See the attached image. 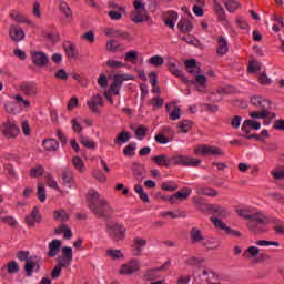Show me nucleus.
I'll return each instance as SVG.
<instances>
[{
    "label": "nucleus",
    "mask_w": 284,
    "mask_h": 284,
    "mask_svg": "<svg viewBox=\"0 0 284 284\" xmlns=\"http://www.w3.org/2000/svg\"><path fill=\"white\" fill-rule=\"evenodd\" d=\"M87 203L95 219H104L105 222L112 219L114 207L108 200H105V197H101V194L94 189L89 190L87 194Z\"/></svg>",
    "instance_id": "f257e3e1"
},
{
    "label": "nucleus",
    "mask_w": 284,
    "mask_h": 284,
    "mask_svg": "<svg viewBox=\"0 0 284 284\" xmlns=\"http://www.w3.org/2000/svg\"><path fill=\"white\" fill-rule=\"evenodd\" d=\"M151 160L159 168H170L172 165H190L191 168H199V165H201V160L187 155L168 156L165 154H160L152 156Z\"/></svg>",
    "instance_id": "f03ea898"
},
{
    "label": "nucleus",
    "mask_w": 284,
    "mask_h": 284,
    "mask_svg": "<svg viewBox=\"0 0 284 284\" xmlns=\"http://www.w3.org/2000/svg\"><path fill=\"white\" fill-rule=\"evenodd\" d=\"M251 103L254 108L258 111H252L250 116L252 119H267L272 116V101L261 97V95H253L251 98Z\"/></svg>",
    "instance_id": "7ed1b4c3"
},
{
    "label": "nucleus",
    "mask_w": 284,
    "mask_h": 284,
    "mask_svg": "<svg viewBox=\"0 0 284 284\" xmlns=\"http://www.w3.org/2000/svg\"><path fill=\"white\" fill-rule=\"evenodd\" d=\"M74 256L72 254V247L64 246L62 247V255L57 257V265L51 272V278H59L61 276V271L65 267H70L72 265Z\"/></svg>",
    "instance_id": "20e7f679"
},
{
    "label": "nucleus",
    "mask_w": 284,
    "mask_h": 284,
    "mask_svg": "<svg viewBox=\"0 0 284 284\" xmlns=\"http://www.w3.org/2000/svg\"><path fill=\"white\" fill-rule=\"evenodd\" d=\"M106 232L114 241L115 243H119V241H123L125 239V226L123 224H120L119 222H106Z\"/></svg>",
    "instance_id": "39448f33"
},
{
    "label": "nucleus",
    "mask_w": 284,
    "mask_h": 284,
    "mask_svg": "<svg viewBox=\"0 0 284 284\" xmlns=\"http://www.w3.org/2000/svg\"><path fill=\"white\" fill-rule=\"evenodd\" d=\"M123 81H134V75L123 73L113 77V82L110 85V91L112 92V94H115V97H119L120 90L123 85Z\"/></svg>",
    "instance_id": "423d86ee"
},
{
    "label": "nucleus",
    "mask_w": 284,
    "mask_h": 284,
    "mask_svg": "<svg viewBox=\"0 0 284 284\" xmlns=\"http://www.w3.org/2000/svg\"><path fill=\"white\" fill-rule=\"evenodd\" d=\"M195 154H201V156H223V150L219 146H213V145H207V144H202L199 145L194 150Z\"/></svg>",
    "instance_id": "0eeeda50"
},
{
    "label": "nucleus",
    "mask_w": 284,
    "mask_h": 284,
    "mask_svg": "<svg viewBox=\"0 0 284 284\" xmlns=\"http://www.w3.org/2000/svg\"><path fill=\"white\" fill-rule=\"evenodd\" d=\"M0 130L7 139H17L20 132L19 126L10 120H7V122L0 126Z\"/></svg>",
    "instance_id": "6e6552de"
},
{
    "label": "nucleus",
    "mask_w": 284,
    "mask_h": 284,
    "mask_svg": "<svg viewBox=\"0 0 284 284\" xmlns=\"http://www.w3.org/2000/svg\"><path fill=\"white\" fill-rule=\"evenodd\" d=\"M31 60L37 68H45V65L50 63V58H48V54L43 51H32Z\"/></svg>",
    "instance_id": "1a4fd4ad"
},
{
    "label": "nucleus",
    "mask_w": 284,
    "mask_h": 284,
    "mask_svg": "<svg viewBox=\"0 0 284 284\" xmlns=\"http://www.w3.org/2000/svg\"><path fill=\"white\" fill-rule=\"evenodd\" d=\"M141 270V263L138 260H131L129 263L122 265L120 274L130 276Z\"/></svg>",
    "instance_id": "9d476101"
},
{
    "label": "nucleus",
    "mask_w": 284,
    "mask_h": 284,
    "mask_svg": "<svg viewBox=\"0 0 284 284\" xmlns=\"http://www.w3.org/2000/svg\"><path fill=\"white\" fill-rule=\"evenodd\" d=\"M87 105L90 112H93V114H101V111L99 110V108H103L104 105L103 97L99 94L92 95L90 101L87 102Z\"/></svg>",
    "instance_id": "9b49d317"
},
{
    "label": "nucleus",
    "mask_w": 284,
    "mask_h": 284,
    "mask_svg": "<svg viewBox=\"0 0 284 284\" xmlns=\"http://www.w3.org/2000/svg\"><path fill=\"white\" fill-rule=\"evenodd\" d=\"M168 67L171 74H173L174 77H179L184 83L187 82V78L183 77V72L181 71V69H179L181 68V62L176 60H169Z\"/></svg>",
    "instance_id": "f8f14e48"
},
{
    "label": "nucleus",
    "mask_w": 284,
    "mask_h": 284,
    "mask_svg": "<svg viewBox=\"0 0 284 284\" xmlns=\"http://www.w3.org/2000/svg\"><path fill=\"white\" fill-rule=\"evenodd\" d=\"M41 213H39V207H33L31 213L26 216L24 221L29 227H34L37 223H41Z\"/></svg>",
    "instance_id": "ddd939ff"
},
{
    "label": "nucleus",
    "mask_w": 284,
    "mask_h": 284,
    "mask_svg": "<svg viewBox=\"0 0 284 284\" xmlns=\"http://www.w3.org/2000/svg\"><path fill=\"white\" fill-rule=\"evenodd\" d=\"M148 245V241L143 237L133 239L132 254L133 256H141L143 254V247Z\"/></svg>",
    "instance_id": "4468645a"
},
{
    "label": "nucleus",
    "mask_w": 284,
    "mask_h": 284,
    "mask_svg": "<svg viewBox=\"0 0 284 284\" xmlns=\"http://www.w3.org/2000/svg\"><path fill=\"white\" fill-rule=\"evenodd\" d=\"M9 37L12 41L19 42L23 41L26 39V32H23V29L18 26H11L9 28Z\"/></svg>",
    "instance_id": "2eb2a0df"
},
{
    "label": "nucleus",
    "mask_w": 284,
    "mask_h": 284,
    "mask_svg": "<svg viewBox=\"0 0 284 284\" xmlns=\"http://www.w3.org/2000/svg\"><path fill=\"white\" fill-rule=\"evenodd\" d=\"M20 91L26 97H37L39 94V89L37 88V84L24 82L20 85Z\"/></svg>",
    "instance_id": "dca6fc26"
},
{
    "label": "nucleus",
    "mask_w": 284,
    "mask_h": 284,
    "mask_svg": "<svg viewBox=\"0 0 284 284\" xmlns=\"http://www.w3.org/2000/svg\"><path fill=\"white\" fill-rule=\"evenodd\" d=\"M170 267V262H165L162 266L148 270L144 274L145 281H154L156 278V272H166Z\"/></svg>",
    "instance_id": "f3484780"
},
{
    "label": "nucleus",
    "mask_w": 284,
    "mask_h": 284,
    "mask_svg": "<svg viewBox=\"0 0 284 284\" xmlns=\"http://www.w3.org/2000/svg\"><path fill=\"white\" fill-rule=\"evenodd\" d=\"M62 48L68 57V59H77L79 52L77 51V45L73 42L64 41Z\"/></svg>",
    "instance_id": "a211bd4d"
},
{
    "label": "nucleus",
    "mask_w": 284,
    "mask_h": 284,
    "mask_svg": "<svg viewBox=\"0 0 284 284\" xmlns=\"http://www.w3.org/2000/svg\"><path fill=\"white\" fill-rule=\"evenodd\" d=\"M195 191H196V194H199L200 196H211V197L219 196V191L210 186L197 185L195 187Z\"/></svg>",
    "instance_id": "6ab92c4d"
},
{
    "label": "nucleus",
    "mask_w": 284,
    "mask_h": 284,
    "mask_svg": "<svg viewBox=\"0 0 284 284\" xmlns=\"http://www.w3.org/2000/svg\"><path fill=\"white\" fill-rule=\"evenodd\" d=\"M202 243L203 247H205V250H207L209 252L219 250L221 247V241H219V239L216 237L204 239Z\"/></svg>",
    "instance_id": "aec40b11"
},
{
    "label": "nucleus",
    "mask_w": 284,
    "mask_h": 284,
    "mask_svg": "<svg viewBox=\"0 0 284 284\" xmlns=\"http://www.w3.org/2000/svg\"><path fill=\"white\" fill-rule=\"evenodd\" d=\"M184 65L190 74H203V70H201V67L196 64L194 59L186 60Z\"/></svg>",
    "instance_id": "412c9836"
},
{
    "label": "nucleus",
    "mask_w": 284,
    "mask_h": 284,
    "mask_svg": "<svg viewBox=\"0 0 284 284\" xmlns=\"http://www.w3.org/2000/svg\"><path fill=\"white\" fill-rule=\"evenodd\" d=\"M229 50L230 45L227 44V40L223 36H220L217 38V54L223 57L224 54H227Z\"/></svg>",
    "instance_id": "4be33fe9"
},
{
    "label": "nucleus",
    "mask_w": 284,
    "mask_h": 284,
    "mask_svg": "<svg viewBox=\"0 0 284 284\" xmlns=\"http://www.w3.org/2000/svg\"><path fill=\"white\" fill-rule=\"evenodd\" d=\"M176 21H179V13L174 11L166 12L164 18V26H166L168 28H171V30H174V26Z\"/></svg>",
    "instance_id": "5701e85b"
},
{
    "label": "nucleus",
    "mask_w": 284,
    "mask_h": 284,
    "mask_svg": "<svg viewBox=\"0 0 284 284\" xmlns=\"http://www.w3.org/2000/svg\"><path fill=\"white\" fill-rule=\"evenodd\" d=\"M61 252V241L60 240H52L51 243H49V252L48 256L50 258H54L59 253Z\"/></svg>",
    "instance_id": "b1692460"
},
{
    "label": "nucleus",
    "mask_w": 284,
    "mask_h": 284,
    "mask_svg": "<svg viewBox=\"0 0 284 284\" xmlns=\"http://www.w3.org/2000/svg\"><path fill=\"white\" fill-rule=\"evenodd\" d=\"M250 129L261 130V122L254 120H245L242 124V132H245V134H250Z\"/></svg>",
    "instance_id": "393cba45"
},
{
    "label": "nucleus",
    "mask_w": 284,
    "mask_h": 284,
    "mask_svg": "<svg viewBox=\"0 0 284 284\" xmlns=\"http://www.w3.org/2000/svg\"><path fill=\"white\" fill-rule=\"evenodd\" d=\"M190 236L192 243H203V241H205L203 232H201V229L196 226L191 229Z\"/></svg>",
    "instance_id": "a878e982"
},
{
    "label": "nucleus",
    "mask_w": 284,
    "mask_h": 284,
    "mask_svg": "<svg viewBox=\"0 0 284 284\" xmlns=\"http://www.w3.org/2000/svg\"><path fill=\"white\" fill-rule=\"evenodd\" d=\"M209 212H212L214 216H221V217H225L230 215V213L227 212V210H225V207L216 204H211L209 206Z\"/></svg>",
    "instance_id": "bb28decb"
},
{
    "label": "nucleus",
    "mask_w": 284,
    "mask_h": 284,
    "mask_svg": "<svg viewBox=\"0 0 284 284\" xmlns=\"http://www.w3.org/2000/svg\"><path fill=\"white\" fill-rule=\"evenodd\" d=\"M132 172H133V176L134 179L139 182V183H143V172H145V170L142 168L141 164L134 162L132 164Z\"/></svg>",
    "instance_id": "cd10ccee"
},
{
    "label": "nucleus",
    "mask_w": 284,
    "mask_h": 284,
    "mask_svg": "<svg viewBox=\"0 0 284 284\" xmlns=\"http://www.w3.org/2000/svg\"><path fill=\"white\" fill-rule=\"evenodd\" d=\"M178 28L183 33L192 32V30L194 29V24L192 23V21L187 20L186 18H181V20L178 23Z\"/></svg>",
    "instance_id": "c85d7f7f"
},
{
    "label": "nucleus",
    "mask_w": 284,
    "mask_h": 284,
    "mask_svg": "<svg viewBox=\"0 0 284 284\" xmlns=\"http://www.w3.org/2000/svg\"><path fill=\"white\" fill-rule=\"evenodd\" d=\"M190 194H192V189L184 187L182 191H178L173 196L169 197L170 203H174V199H183L186 201V199L190 197Z\"/></svg>",
    "instance_id": "c756f323"
},
{
    "label": "nucleus",
    "mask_w": 284,
    "mask_h": 284,
    "mask_svg": "<svg viewBox=\"0 0 284 284\" xmlns=\"http://www.w3.org/2000/svg\"><path fill=\"white\" fill-rule=\"evenodd\" d=\"M37 256H31L27 260L24 264V272L26 276H32V273L34 272V267H37Z\"/></svg>",
    "instance_id": "7c9ffc66"
},
{
    "label": "nucleus",
    "mask_w": 284,
    "mask_h": 284,
    "mask_svg": "<svg viewBox=\"0 0 284 284\" xmlns=\"http://www.w3.org/2000/svg\"><path fill=\"white\" fill-rule=\"evenodd\" d=\"M192 201H193L195 207L200 210V212H209L210 206L212 205V204H207V203L203 202V199L200 196H193Z\"/></svg>",
    "instance_id": "2f4dec72"
},
{
    "label": "nucleus",
    "mask_w": 284,
    "mask_h": 284,
    "mask_svg": "<svg viewBox=\"0 0 284 284\" xmlns=\"http://www.w3.org/2000/svg\"><path fill=\"white\" fill-rule=\"evenodd\" d=\"M62 182L63 185H70L74 182V172L70 169H63L62 171Z\"/></svg>",
    "instance_id": "473e14b6"
},
{
    "label": "nucleus",
    "mask_w": 284,
    "mask_h": 284,
    "mask_svg": "<svg viewBox=\"0 0 284 284\" xmlns=\"http://www.w3.org/2000/svg\"><path fill=\"white\" fill-rule=\"evenodd\" d=\"M43 148L48 152H57L59 150V142L54 139H48L43 141Z\"/></svg>",
    "instance_id": "72a5a7b5"
},
{
    "label": "nucleus",
    "mask_w": 284,
    "mask_h": 284,
    "mask_svg": "<svg viewBox=\"0 0 284 284\" xmlns=\"http://www.w3.org/2000/svg\"><path fill=\"white\" fill-rule=\"evenodd\" d=\"M53 219L55 221H60L61 223H67V221H70V214H68L65 210L61 209L53 212Z\"/></svg>",
    "instance_id": "f704fd0d"
},
{
    "label": "nucleus",
    "mask_w": 284,
    "mask_h": 284,
    "mask_svg": "<svg viewBox=\"0 0 284 284\" xmlns=\"http://www.w3.org/2000/svg\"><path fill=\"white\" fill-rule=\"evenodd\" d=\"M223 3L227 12H236L241 8V3L236 0H223Z\"/></svg>",
    "instance_id": "c9c22d12"
},
{
    "label": "nucleus",
    "mask_w": 284,
    "mask_h": 284,
    "mask_svg": "<svg viewBox=\"0 0 284 284\" xmlns=\"http://www.w3.org/2000/svg\"><path fill=\"white\" fill-rule=\"evenodd\" d=\"M247 227L251 232H254V234H261L262 232H265V225L256 223L254 221H250L247 223Z\"/></svg>",
    "instance_id": "e433bc0d"
},
{
    "label": "nucleus",
    "mask_w": 284,
    "mask_h": 284,
    "mask_svg": "<svg viewBox=\"0 0 284 284\" xmlns=\"http://www.w3.org/2000/svg\"><path fill=\"white\" fill-rule=\"evenodd\" d=\"M160 216H162V219H165V216H171V219H185L187 214L185 213V211H176L175 213L172 211H169V212H162Z\"/></svg>",
    "instance_id": "4c0bfd02"
},
{
    "label": "nucleus",
    "mask_w": 284,
    "mask_h": 284,
    "mask_svg": "<svg viewBox=\"0 0 284 284\" xmlns=\"http://www.w3.org/2000/svg\"><path fill=\"white\" fill-rule=\"evenodd\" d=\"M197 274V281L200 284H209L210 283V273L205 268H200Z\"/></svg>",
    "instance_id": "58836bf2"
},
{
    "label": "nucleus",
    "mask_w": 284,
    "mask_h": 284,
    "mask_svg": "<svg viewBox=\"0 0 284 284\" xmlns=\"http://www.w3.org/2000/svg\"><path fill=\"white\" fill-rule=\"evenodd\" d=\"M251 221H254V223H258L260 225L266 226L267 223H270V220L267 216L261 214V213H253V217H251Z\"/></svg>",
    "instance_id": "ea45409f"
},
{
    "label": "nucleus",
    "mask_w": 284,
    "mask_h": 284,
    "mask_svg": "<svg viewBox=\"0 0 284 284\" xmlns=\"http://www.w3.org/2000/svg\"><path fill=\"white\" fill-rule=\"evenodd\" d=\"M134 192H136V194H139L141 201H143V203H150V197L148 196V193H145V191L143 190V186L141 184H138L134 186Z\"/></svg>",
    "instance_id": "a19ab883"
},
{
    "label": "nucleus",
    "mask_w": 284,
    "mask_h": 284,
    "mask_svg": "<svg viewBox=\"0 0 284 284\" xmlns=\"http://www.w3.org/2000/svg\"><path fill=\"white\" fill-rule=\"evenodd\" d=\"M45 168H43V165H38L36 168H31L29 174L32 179H37L39 176H43Z\"/></svg>",
    "instance_id": "79ce46f5"
},
{
    "label": "nucleus",
    "mask_w": 284,
    "mask_h": 284,
    "mask_svg": "<svg viewBox=\"0 0 284 284\" xmlns=\"http://www.w3.org/2000/svg\"><path fill=\"white\" fill-rule=\"evenodd\" d=\"M128 141H130V132L122 131L118 134V138L114 140V143H116V145H121L122 143H128Z\"/></svg>",
    "instance_id": "37998d69"
},
{
    "label": "nucleus",
    "mask_w": 284,
    "mask_h": 284,
    "mask_svg": "<svg viewBox=\"0 0 284 284\" xmlns=\"http://www.w3.org/2000/svg\"><path fill=\"white\" fill-rule=\"evenodd\" d=\"M59 9L61 12L64 13V17L67 19H72V9H70V6H68V2L65 1L60 2Z\"/></svg>",
    "instance_id": "c03bdc74"
},
{
    "label": "nucleus",
    "mask_w": 284,
    "mask_h": 284,
    "mask_svg": "<svg viewBox=\"0 0 284 284\" xmlns=\"http://www.w3.org/2000/svg\"><path fill=\"white\" fill-rule=\"evenodd\" d=\"M80 143L84 148H88V150H94V148H97V143L94 141H90V138H88V136L81 135Z\"/></svg>",
    "instance_id": "a18cd8bd"
},
{
    "label": "nucleus",
    "mask_w": 284,
    "mask_h": 284,
    "mask_svg": "<svg viewBox=\"0 0 284 284\" xmlns=\"http://www.w3.org/2000/svg\"><path fill=\"white\" fill-rule=\"evenodd\" d=\"M148 126L145 125H140L138 126V129L135 130V138L139 140V141H143V139L145 136H148Z\"/></svg>",
    "instance_id": "49530a36"
},
{
    "label": "nucleus",
    "mask_w": 284,
    "mask_h": 284,
    "mask_svg": "<svg viewBox=\"0 0 284 284\" xmlns=\"http://www.w3.org/2000/svg\"><path fill=\"white\" fill-rule=\"evenodd\" d=\"M73 166L75 170H79V172H85V163H83V160L79 156H74L72 159Z\"/></svg>",
    "instance_id": "de8ad7c7"
},
{
    "label": "nucleus",
    "mask_w": 284,
    "mask_h": 284,
    "mask_svg": "<svg viewBox=\"0 0 284 284\" xmlns=\"http://www.w3.org/2000/svg\"><path fill=\"white\" fill-rule=\"evenodd\" d=\"M119 48H121V44L114 39H111L106 42V50L109 52H118Z\"/></svg>",
    "instance_id": "09e8293b"
},
{
    "label": "nucleus",
    "mask_w": 284,
    "mask_h": 284,
    "mask_svg": "<svg viewBox=\"0 0 284 284\" xmlns=\"http://www.w3.org/2000/svg\"><path fill=\"white\" fill-rule=\"evenodd\" d=\"M161 189L164 190V192H175V190H179V185L174 182H163Z\"/></svg>",
    "instance_id": "8fccbe9b"
},
{
    "label": "nucleus",
    "mask_w": 284,
    "mask_h": 284,
    "mask_svg": "<svg viewBox=\"0 0 284 284\" xmlns=\"http://www.w3.org/2000/svg\"><path fill=\"white\" fill-rule=\"evenodd\" d=\"M106 256L112 258V261H116L119 258H123V253H121V250H108L106 251Z\"/></svg>",
    "instance_id": "3c124183"
},
{
    "label": "nucleus",
    "mask_w": 284,
    "mask_h": 284,
    "mask_svg": "<svg viewBox=\"0 0 284 284\" xmlns=\"http://www.w3.org/2000/svg\"><path fill=\"white\" fill-rule=\"evenodd\" d=\"M180 131L184 134H187L190 130H192V121L190 120H183L179 123Z\"/></svg>",
    "instance_id": "603ef678"
},
{
    "label": "nucleus",
    "mask_w": 284,
    "mask_h": 284,
    "mask_svg": "<svg viewBox=\"0 0 284 284\" xmlns=\"http://www.w3.org/2000/svg\"><path fill=\"white\" fill-rule=\"evenodd\" d=\"M4 110L9 114H17V112H19V104H17L16 102H8L4 105Z\"/></svg>",
    "instance_id": "864d4df0"
},
{
    "label": "nucleus",
    "mask_w": 284,
    "mask_h": 284,
    "mask_svg": "<svg viewBox=\"0 0 284 284\" xmlns=\"http://www.w3.org/2000/svg\"><path fill=\"white\" fill-rule=\"evenodd\" d=\"M195 77V80L192 81L193 85H201L207 83V78L204 74L201 73H193Z\"/></svg>",
    "instance_id": "5fc2aeb1"
},
{
    "label": "nucleus",
    "mask_w": 284,
    "mask_h": 284,
    "mask_svg": "<svg viewBox=\"0 0 284 284\" xmlns=\"http://www.w3.org/2000/svg\"><path fill=\"white\" fill-rule=\"evenodd\" d=\"M124 156H134L136 154V143H130L123 150Z\"/></svg>",
    "instance_id": "6e6d98bb"
},
{
    "label": "nucleus",
    "mask_w": 284,
    "mask_h": 284,
    "mask_svg": "<svg viewBox=\"0 0 284 284\" xmlns=\"http://www.w3.org/2000/svg\"><path fill=\"white\" fill-rule=\"evenodd\" d=\"M93 178L97 179V181H99L100 183H105V181L108 180V176H105V174H103V171L99 169L93 170Z\"/></svg>",
    "instance_id": "4d7b16f0"
},
{
    "label": "nucleus",
    "mask_w": 284,
    "mask_h": 284,
    "mask_svg": "<svg viewBox=\"0 0 284 284\" xmlns=\"http://www.w3.org/2000/svg\"><path fill=\"white\" fill-rule=\"evenodd\" d=\"M236 212L242 219H248L252 221V217L254 216V212L247 209H239Z\"/></svg>",
    "instance_id": "13d9d810"
},
{
    "label": "nucleus",
    "mask_w": 284,
    "mask_h": 284,
    "mask_svg": "<svg viewBox=\"0 0 284 284\" xmlns=\"http://www.w3.org/2000/svg\"><path fill=\"white\" fill-rule=\"evenodd\" d=\"M121 33H122V31L119 30V29L108 28V29L104 30V34L106 37H114L115 39H120Z\"/></svg>",
    "instance_id": "bf43d9fd"
},
{
    "label": "nucleus",
    "mask_w": 284,
    "mask_h": 284,
    "mask_svg": "<svg viewBox=\"0 0 284 284\" xmlns=\"http://www.w3.org/2000/svg\"><path fill=\"white\" fill-rule=\"evenodd\" d=\"M163 57L161 55H153L149 59V63H151V65H154L155 68H159V65H163Z\"/></svg>",
    "instance_id": "052dcab7"
},
{
    "label": "nucleus",
    "mask_w": 284,
    "mask_h": 284,
    "mask_svg": "<svg viewBox=\"0 0 284 284\" xmlns=\"http://www.w3.org/2000/svg\"><path fill=\"white\" fill-rule=\"evenodd\" d=\"M139 59V52L129 51L125 53L124 61H129L130 63H134Z\"/></svg>",
    "instance_id": "680f3d73"
},
{
    "label": "nucleus",
    "mask_w": 284,
    "mask_h": 284,
    "mask_svg": "<svg viewBox=\"0 0 284 284\" xmlns=\"http://www.w3.org/2000/svg\"><path fill=\"white\" fill-rule=\"evenodd\" d=\"M148 16L143 14V12H138L135 16L131 17L133 23H143V21H148Z\"/></svg>",
    "instance_id": "e2e57ef3"
},
{
    "label": "nucleus",
    "mask_w": 284,
    "mask_h": 284,
    "mask_svg": "<svg viewBox=\"0 0 284 284\" xmlns=\"http://www.w3.org/2000/svg\"><path fill=\"white\" fill-rule=\"evenodd\" d=\"M7 270L9 274H17L19 272V263H17L16 261L9 262Z\"/></svg>",
    "instance_id": "0e129e2a"
},
{
    "label": "nucleus",
    "mask_w": 284,
    "mask_h": 284,
    "mask_svg": "<svg viewBox=\"0 0 284 284\" xmlns=\"http://www.w3.org/2000/svg\"><path fill=\"white\" fill-rule=\"evenodd\" d=\"M108 68H113V69H119V68H124L125 63L119 61V60H108L106 61Z\"/></svg>",
    "instance_id": "69168bd1"
},
{
    "label": "nucleus",
    "mask_w": 284,
    "mask_h": 284,
    "mask_svg": "<svg viewBox=\"0 0 284 284\" xmlns=\"http://www.w3.org/2000/svg\"><path fill=\"white\" fill-rule=\"evenodd\" d=\"M257 79L261 85H270V83H272V79H270L265 72L258 73Z\"/></svg>",
    "instance_id": "338daca9"
},
{
    "label": "nucleus",
    "mask_w": 284,
    "mask_h": 284,
    "mask_svg": "<svg viewBox=\"0 0 284 284\" xmlns=\"http://www.w3.org/2000/svg\"><path fill=\"white\" fill-rule=\"evenodd\" d=\"M275 234L284 236V222H277L274 225Z\"/></svg>",
    "instance_id": "774afa93"
}]
</instances>
